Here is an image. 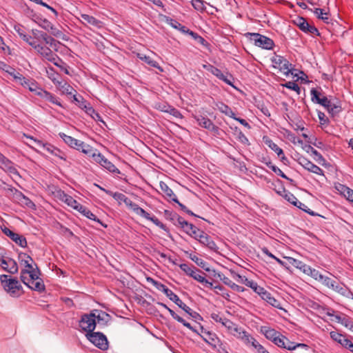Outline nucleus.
Listing matches in <instances>:
<instances>
[{
  "label": "nucleus",
  "instance_id": "20e7f679",
  "mask_svg": "<svg viewBox=\"0 0 353 353\" xmlns=\"http://www.w3.org/2000/svg\"><path fill=\"white\" fill-rule=\"evenodd\" d=\"M31 46L41 57L53 63L56 66H59L58 61L61 62V59L56 54H54L49 47L43 46L39 43H31Z\"/></svg>",
  "mask_w": 353,
  "mask_h": 353
},
{
  "label": "nucleus",
  "instance_id": "6e6552de",
  "mask_svg": "<svg viewBox=\"0 0 353 353\" xmlns=\"http://www.w3.org/2000/svg\"><path fill=\"white\" fill-rule=\"evenodd\" d=\"M94 313L91 312L90 314H83L79 321V326L82 330L85 331L87 334L94 332L96 327V322L94 319Z\"/></svg>",
  "mask_w": 353,
  "mask_h": 353
},
{
  "label": "nucleus",
  "instance_id": "9d476101",
  "mask_svg": "<svg viewBox=\"0 0 353 353\" xmlns=\"http://www.w3.org/2000/svg\"><path fill=\"white\" fill-rule=\"evenodd\" d=\"M94 161L100 164L105 170L113 174H120L119 170L109 160H108L101 153L97 152L92 155Z\"/></svg>",
  "mask_w": 353,
  "mask_h": 353
},
{
  "label": "nucleus",
  "instance_id": "2f4dec72",
  "mask_svg": "<svg viewBox=\"0 0 353 353\" xmlns=\"http://www.w3.org/2000/svg\"><path fill=\"white\" fill-rule=\"evenodd\" d=\"M137 57L141 61L148 63L149 65L157 68L160 72H163V68L161 67L159 63L156 61L153 60L150 57L147 56L143 53H138Z\"/></svg>",
  "mask_w": 353,
  "mask_h": 353
},
{
  "label": "nucleus",
  "instance_id": "a878e982",
  "mask_svg": "<svg viewBox=\"0 0 353 353\" xmlns=\"http://www.w3.org/2000/svg\"><path fill=\"white\" fill-rule=\"evenodd\" d=\"M92 312L94 313L96 323L105 325L109 321L110 316L105 312L98 310H94Z\"/></svg>",
  "mask_w": 353,
  "mask_h": 353
},
{
  "label": "nucleus",
  "instance_id": "3c124183",
  "mask_svg": "<svg viewBox=\"0 0 353 353\" xmlns=\"http://www.w3.org/2000/svg\"><path fill=\"white\" fill-rule=\"evenodd\" d=\"M106 194L108 195L112 196L116 201H117L119 204L121 203V202L126 201L127 196L120 192H112V191H106Z\"/></svg>",
  "mask_w": 353,
  "mask_h": 353
},
{
  "label": "nucleus",
  "instance_id": "09e8293b",
  "mask_svg": "<svg viewBox=\"0 0 353 353\" xmlns=\"http://www.w3.org/2000/svg\"><path fill=\"white\" fill-rule=\"evenodd\" d=\"M234 134L236 136L237 139L242 143L249 145V140L244 134V133L237 127L234 129Z\"/></svg>",
  "mask_w": 353,
  "mask_h": 353
},
{
  "label": "nucleus",
  "instance_id": "dca6fc26",
  "mask_svg": "<svg viewBox=\"0 0 353 353\" xmlns=\"http://www.w3.org/2000/svg\"><path fill=\"white\" fill-rule=\"evenodd\" d=\"M264 301H267L270 305L276 308H281L280 302L276 300L272 294L265 290L263 287H261L256 292Z\"/></svg>",
  "mask_w": 353,
  "mask_h": 353
},
{
  "label": "nucleus",
  "instance_id": "c03bdc74",
  "mask_svg": "<svg viewBox=\"0 0 353 353\" xmlns=\"http://www.w3.org/2000/svg\"><path fill=\"white\" fill-rule=\"evenodd\" d=\"M332 289L343 296L347 297H350V296H353V294L351 293L345 287L338 284L336 282V284H334V287L332 288Z\"/></svg>",
  "mask_w": 353,
  "mask_h": 353
},
{
  "label": "nucleus",
  "instance_id": "a19ab883",
  "mask_svg": "<svg viewBox=\"0 0 353 353\" xmlns=\"http://www.w3.org/2000/svg\"><path fill=\"white\" fill-rule=\"evenodd\" d=\"M265 165L270 168L276 174L280 176L281 177L292 182L293 180L288 177L282 170L279 168L277 166L274 165L270 161L265 162Z\"/></svg>",
  "mask_w": 353,
  "mask_h": 353
},
{
  "label": "nucleus",
  "instance_id": "8fccbe9b",
  "mask_svg": "<svg viewBox=\"0 0 353 353\" xmlns=\"http://www.w3.org/2000/svg\"><path fill=\"white\" fill-rule=\"evenodd\" d=\"M319 281H321V283L330 288H332L334 287V284H336V281L334 280H333L332 279L328 277V276H323V275H319Z\"/></svg>",
  "mask_w": 353,
  "mask_h": 353
},
{
  "label": "nucleus",
  "instance_id": "e433bc0d",
  "mask_svg": "<svg viewBox=\"0 0 353 353\" xmlns=\"http://www.w3.org/2000/svg\"><path fill=\"white\" fill-rule=\"evenodd\" d=\"M61 200L65 203L68 206L74 208V210H77L79 205V202H77L72 196L63 192V195L61 197Z\"/></svg>",
  "mask_w": 353,
  "mask_h": 353
},
{
  "label": "nucleus",
  "instance_id": "f03ea898",
  "mask_svg": "<svg viewBox=\"0 0 353 353\" xmlns=\"http://www.w3.org/2000/svg\"><path fill=\"white\" fill-rule=\"evenodd\" d=\"M245 36L250 41H254V44L256 46L263 49L272 50L274 46L272 39L259 33L247 32L245 34Z\"/></svg>",
  "mask_w": 353,
  "mask_h": 353
},
{
  "label": "nucleus",
  "instance_id": "6e6d98bb",
  "mask_svg": "<svg viewBox=\"0 0 353 353\" xmlns=\"http://www.w3.org/2000/svg\"><path fill=\"white\" fill-rule=\"evenodd\" d=\"M161 110L170 113L171 115L174 116L176 118H182L181 113L177 109L172 106L168 105V109H161Z\"/></svg>",
  "mask_w": 353,
  "mask_h": 353
},
{
  "label": "nucleus",
  "instance_id": "4c0bfd02",
  "mask_svg": "<svg viewBox=\"0 0 353 353\" xmlns=\"http://www.w3.org/2000/svg\"><path fill=\"white\" fill-rule=\"evenodd\" d=\"M180 268L183 270L188 276L193 278L196 272H201V271L194 265L190 266L188 264L182 263L179 265Z\"/></svg>",
  "mask_w": 353,
  "mask_h": 353
},
{
  "label": "nucleus",
  "instance_id": "393cba45",
  "mask_svg": "<svg viewBox=\"0 0 353 353\" xmlns=\"http://www.w3.org/2000/svg\"><path fill=\"white\" fill-rule=\"evenodd\" d=\"M37 95L41 97L42 99L48 101H50L59 106H61V104L58 101L57 98L46 90H44L43 89H39L38 92H37Z\"/></svg>",
  "mask_w": 353,
  "mask_h": 353
},
{
  "label": "nucleus",
  "instance_id": "9b49d317",
  "mask_svg": "<svg viewBox=\"0 0 353 353\" xmlns=\"http://www.w3.org/2000/svg\"><path fill=\"white\" fill-rule=\"evenodd\" d=\"M296 161L299 165H301L304 169H305L308 172H312L318 175L324 176L323 170L316 165L314 164L312 161H310L305 157L299 156L296 159Z\"/></svg>",
  "mask_w": 353,
  "mask_h": 353
},
{
  "label": "nucleus",
  "instance_id": "338daca9",
  "mask_svg": "<svg viewBox=\"0 0 353 353\" xmlns=\"http://www.w3.org/2000/svg\"><path fill=\"white\" fill-rule=\"evenodd\" d=\"M14 30L17 32V34H19V36L23 39V38H26L27 39V34L25 32V30H24V28L20 25V24H18V25H15L14 26Z\"/></svg>",
  "mask_w": 353,
  "mask_h": 353
},
{
  "label": "nucleus",
  "instance_id": "c85d7f7f",
  "mask_svg": "<svg viewBox=\"0 0 353 353\" xmlns=\"http://www.w3.org/2000/svg\"><path fill=\"white\" fill-rule=\"evenodd\" d=\"M0 163L1 168L8 170L10 173L15 174L17 172V169L15 168L14 163L3 154L0 155Z\"/></svg>",
  "mask_w": 353,
  "mask_h": 353
},
{
  "label": "nucleus",
  "instance_id": "603ef678",
  "mask_svg": "<svg viewBox=\"0 0 353 353\" xmlns=\"http://www.w3.org/2000/svg\"><path fill=\"white\" fill-rule=\"evenodd\" d=\"M311 100L313 103L319 104L321 101L322 93L319 92L316 88H312L310 90Z\"/></svg>",
  "mask_w": 353,
  "mask_h": 353
},
{
  "label": "nucleus",
  "instance_id": "ddd939ff",
  "mask_svg": "<svg viewBox=\"0 0 353 353\" xmlns=\"http://www.w3.org/2000/svg\"><path fill=\"white\" fill-rule=\"evenodd\" d=\"M172 215L171 221H173L175 225L179 226L184 232L187 234L192 233V230H195V225L185 221L183 217L177 214L176 213H170Z\"/></svg>",
  "mask_w": 353,
  "mask_h": 353
},
{
  "label": "nucleus",
  "instance_id": "2eb2a0df",
  "mask_svg": "<svg viewBox=\"0 0 353 353\" xmlns=\"http://www.w3.org/2000/svg\"><path fill=\"white\" fill-rule=\"evenodd\" d=\"M296 25L301 30L305 33L319 36V30L314 26L310 25L304 18L299 17L296 21Z\"/></svg>",
  "mask_w": 353,
  "mask_h": 353
},
{
  "label": "nucleus",
  "instance_id": "69168bd1",
  "mask_svg": "<svg viewBox=\"0 0 353 353\" xmlns=\"http://www.w3.org/2000/svg\"><path fill=\"white\" fill-rule=\"evenodd\" d=\"M192 5L193 8L198 11L202 12L205 10L203 2L201 0H192Z\"/></svg>",
  "mask_w": 353,
  "mask_h": 353
},
{
  "label": "nucleus",
  "instance_id": "e2e57ef3",
  "mask_svg": "<svg viewBox=\"0 0 353 353\" xmlns=\"http://www.w3.org/2000/svg\"><path fill=\"white\" fill-rule=\"evenodd\" d=\"M147 220L151 221L154 224H155L157 226L159 227L162 230L168 231V228L166 227V225L161 223L156 216H151L150 215L149 219H148Z\"/></svg>",
  "mask_w": 353,
  "mask_h": 353
},
{
  "label": "nucleus",
  "instance_id": "0e129e2a",
  "mask_svg": "<svg viewBox=\"0 0 353 353\" xmlns=\"http://www.w3.org/2000/svg\"><path fill=\"white\" fill-rule=\"evenodd\" d=\"M284 86L288 89H290L296 92L298 94H300V92H301L300 87L296 83H295L294 81H288L284 85Z\"/></svg>",
  "mask_w": 353,
  "mask_h": 353
},
{
  "label": "nucleus",
  "instance_id": "f8f14e48",
  "mask_svg": "<svg viewBox=\"0 0 353 353\" xmlns=\"http://www.w3.org/2000/svg\"><path fill=\"white\" fill-rule=\"evenodd\" d=\"M13 196V200L17 202L22 206H26L29 208L33 209L35 207L34 203L27 196H26L21 192L19 191L14 188H9Z\"/></svg>",
  "mask_w": 353,
  "mask_h": 353
},
{
  "label": "nucleus",
  "instance_id": "680f3d73",
  "mask_svg": "<svg viewBox=\"0 0 353 353\" xmlns=\"http://www.w3.org/2000/svg\"><path fill=\"white\" fill-rule=\"evenodd\" d=\"M170 25L174 28L179 30L181 32H182L183 33H185L186 32L188 31V28L186 26L181 25L177 21L172 20L171 23H170Z\"/></svg>",
  "mask_w": 353,
  "mask_h": 353
},
{
  "label": "nucleus",
  "instance_id": "a18cd8bd",
  "mask_svg": "<svg viewBox=\"0 0 353 353\" xmlns=\"http://www.w3.org/2000/svg\"><path fill=\"white\" fill-rule=\"evenodd\" d=\"M8 268L6 270L8 272L12 274H14L18 272L19 268L15 260L11 258H8Z\"/></svg>",
  "mask_w": 353,
  "mask_h": 353
},
{
  "label": "nucleus",
  "instance_id": "5fc2aeb1",
  "mask_svg": "<svg viewBox=\"0 0 353 353\" xmlns=\"http://www.w3.org/2000/svg\"><path fill=\"white\" fill-rule=\"evenodd\" d=\"M268 147L272 150L274 152L276 153L278 157H280L281 154H283V150L279 148L277 144L274 143L272 140H269L266 142Z\"/></svg>",
  "mask_w": 353,
  "mask_h": 353
},
{
  "label": "nucleus",
  "instance_id": "39448f33",
  "mask_svg": "<svg viewBox=\"0 0 353 353\" xmlns=\"http://www.w3.org/2000/svg\"><path fill=\"white\" fill-rule=\"evenodd\" d=\"M203 68L211 72L213 75L216 76L219 79L224 81L228 85L234 87L232 82L234 78L232 74L228 72L223 74L221 70L211 64H203Z\"/></svg>",
  "mask_w": 353,
  "mask_h": 353
},
{
  "label": "nucleus",
  "instance_id": "774afa93",
  "mask_svg": "<svg viewBox=\"0 0 353 353\" xmlns=\"http://www.w3.org/2000/svg\"><path fill=\"white\" fill-rule=\"evenodd\" d=\"M159 186L161 190L163 192L165 196H167L168 194L170 195L172 190L170 188L169 186L165 182L161 181L159 183Z\"/></svg>",
  "mask_w": 353,
  "mask_h": 353
},
{
  "label": "nucleus",
  "instance_id": "f704fd0d",
  "mask_svg": "<svg viewBox=\"0 0 353 353\" xmlns=\"http://www.w3.org/2000/svg\"><path fill=\"white\" fill-rule=\"evenodd\" d=\"M78 150H81L83 153L91 156L94 154H97V150L94 149L88 144H85L84 142L81 141L79 143L77 149Z\"/></svg>",
  "mask_w": 353,
  "mask_h": 353
},
{
  "label": "nucleus",
  "instance_id": "79ce46f5",
  "mask_svg": "<svg viewBox=\"0 0 353 353\" xmlns=\"http://www.w3.org/2000/svg\"><path fill=\"white\" fill-rule=\"evenodd\" d=\"M9 70L6 72H8L13 78L18 81L21 85L26 84V78L19 72L16 71L14 68L8 67Z\"/></svg>",
  "mask_w": 353,
  "mask_h": 353
},
{
  "label": "nucleus",
  "instance_id": "de8ad7c7",
  "mask_svg": "<svg viewBox=\"0 0 353 353\" xmlns=\"http://www.w3.org/2000/svg\"><path fill=\"white\" fill-rule=\"evenodd\" d=\"M313 12L318 19L323 20L327 23H329V17H327V13L325 12L324 10L321 8H315L313 10Z\"/></svg>",
  "mask_w": 353,
  "mask_h": 353
},
{
  "label": "nucleus",
  "instance_id": "f257e3e1",
  "mask_svg": "<svg viewBox=\"0 0 353 353\" xmlns=\"http://www.w3.org/2000/svg\"><path fill=\"white\" fill-rule=\"evenodd\" d=\"M18 258L21 265H24L27 268L21 270L20 276L21 281L23 283H26V280L27 279L26 274H29V276L33 279H39L41 272L37 265L34 263L32 258L23 252L19 254Z\"/></svg>",
  "mask_w": 353,
  "mask_h": 353
},
{
  "label": "nucleus",
  "instance_id": "ea45409f",
  "mask_svg": "<svg viewBox=\"0 0 353 353\" xmlns=\"http://www.w3.org/2000/svg\"><path fill=\"white\" fill-rule=\"evenodd\" d=\"M27 137L33 140L38 146L42 147L43 149L46 150L47 151H48L50 153H51L52 154L57 155V152H59V150L58 149L53 148L52 145H50L49 144H45L41 141L37 140L31 137Z\"/></svg>",
  "mask_w": 353,
  "mask_h": 353
},
{
  "label": "nucleus",
  "instance_id": "bb28decb",
  "mask_svg": "<svg viewBox=\"0 0 353 353\" xmlns=\"http://www.w3.org/2000/svg\"><path fill=\"white\" fill-rule=\"evenodd\" d=\"M283 194H281V196L294 206L297 208H301V205L306 207V205L304 203L299 201L292 193L286 190L285 188H283Z\"/></svg>",
  "mask_w": 353,
  "mask_h": 353
},
{
  "label": "nucleus",
  "instance_id": "37998d69",
  "mask_svg": "<svg viewBox=\"0 0 353 353\" xmlns=\"http://www.w3.org/2000/svg\"><path fill=\"white\" fill-rule=\"evenodd\" d=\"M216 106L221 112L231 118H234V112L228 105L221 102L216 104Z\"/></svg>",
  "mask_w": 353,
  "mask_h": 353
},
{
  "label": "nucleus",
  "instance_id": "72a5a7b5",
  "mask_svg": "<svg viewBox=\"0 0 353 353\" xmlns=\"http://www.w3.org/2000/svg\"><path fill=\"white\" fill-rule=\"evenodd\" d=\"M59 137L64 141L65 143L70 145L71 148L77 149L79 143L81 141L77 140L70 136L66 135L63 132L59 134Z\"/></svg>",
  "mask_w": 353,
  "mask_h": 353
},
{
  "label": "nucleus",
  "instance_id": "7ed1b4c3",
  "mask_svg": "<svg viewBox=\"0 0 353 353\" xmlns=\"http://www.w3.org/2000/svg\"><path fill=\"white\" fill-rule=\"evenodd\" d=\"M9 276L3 274L0 277L3 289L12 296H18L19 291L22 288L17 279L8 278Z\"/></svg>",
  "mask_w": 353,
  "mask_h": 353
},
{
  "label": "nucleus",
  "instance_id": "aec40b11",
  "mask_svg": "<svg viewBox=\"0 0 353 353\" xmlns=\"http://www.w3.org/2000/svg\"><path fill=\"white\" fill-rule=\"evenodd\" d=\"M288 261L289 263L295 267L297 269L301 270L303 273H310L311 272V267L301 261L294 259L292 257H285Z\"/></svg>",
  "mask_w": 353,
  "mask_h": 353
},
{
  "label": "nucleus",
  "instance_id": "cd10ccee",
  "mask_svg": "<svg viewBox=\"0 0 353 353\" xmlns=\"http://www.w3.org/2000/svg\"><path fill=\"white\" fill-rule=\"evenodd\" d=\"M330 336L334 341L338 342L345 348H347L349 345L352 342L348 339H347L345 336L336 332H331Z\"/></svg>",
  "mask_w": 353,
  "mask_h": 353
},
{
  "label": "nucleus",
  "instance_id": "4be33fe9",
  "mask_svg": "<svg viewBox=\"0 0 353 353\" xmlns=\"http://www.w3.org/2000/svg\"><path fill=\"white\" fill-rule=\"evenodd\" d=\"M217 277L219 278L221 281H223L224 284L229 286L231 289L234 291L241 292L244 291V288L240 285H236L233 281H232L228 277L225 276L223 274L218 273Z\"/></svg>",
  "mask_w": 353,
  "mask_h": 353
},
{
  "label": "nucleus",
  "instance_id": "412c9836",
  "mask_svg": "<svg viewBox=\"0 0 353 353\" xmlns=\"http://www.w3.org/2000/svg\"><path fill=\"white\" fill-rule=\"evenodd\" d=\"M303 150L307 153H312L313 156H314V160L319 164L322 165H326L327 161L325 159V158L313 147H312L310 145H305L303 146Z\"/></svg>",
  "mask_w": 353,
  "mask_h": 353
},
{
  "label": "nucleus",
  "instance_id": "c756f323",
  "mask_svg": "<svg viewBox=\"0 0 353 353\" xmlns=\"http://www.w3.org/2000/svg\"><path fill=\"white\" fill-rule=\"evenodd\" d=\"M261 332L266 339L272 341V342L276 339V338L279 335V332L276 331L274 329H272L268 326H262L261 327Z\"/></svg>",
  "mask_w": 353,
  "mask_h": 353
},
{
  "label": "nucleus",
  "instance_id": "7c9ffc66",
  "mask_svg": "<svg viewBox=\"0 0 353 353\" xmlns=\"http://www.w3.org/2000/svg\"><path fill=\"white\" fill-rule=\"evenodd\" d=\"M46 72L48 77L57 86H60L62 84L61 77L59 73H57L53 68L50 67L46 68Z\"/></svg>",
  "mask_w": 353,
  "mask_h": 353
},
{
  "label": "nucleus",
  "instance_id": "4d7b16f0",
  "mask_svg": "<svg viewBox=\"0 0 353 353\" xmlns=\"http://www.w3.org/2000/svg\"><path fill=\"white\" fill-rule=\"evenodd\" d=\"M25 88H28L30 91L34 92L37 94L39 89H41V88H38L37 84L29 79L26 78V84L22 85Z\"/></svg>",
  "mask_w": 353,
  "mask_h": 353
},
{
  "label": "nucleus",
  "instance_id": "1a4fd4ad",
  "mask_svg": "<svg viewBox=\"0 0 353 353\" xmlns=\"http://www.w3.org/2000/svg\"><path fill=\"white\" fill-rule=\"evenodd\" d=\"M169 299L183 311H185L188 314H189V316H191L194 321L202 320L201 316L198 312L192 310L190 307L185 304L175 293L170 294V297Z\"/></svg>",
  "mask_w": 353,
  "mask_h": 353
},
{
  "label": "nucleus",
  "instance_id": "49530a36",
  "mask_svg": "<svg viewBox=\"0 0 353 353\" xmlns=\"http://www.w3.org/2000/svg\"><path fill=\"white\" fill-rule=\"evenodd\" d=\"M222 325L233 334L239 331V327L230 319H225L223 320Z\"/></svg>",
  "mask_w": 353,
  "mask_h": 353
},
{
  "label": "nucleus",
  "instance_id": "864d4df0",
  "mask_svg": "<svg viewBox=\"0 0 353 353\" xmlns=\"http://www.w3.org/2000/svg\"><path fill=\"white\" fill-rule=\"evenodd\" d=\"M154 287L157 290L163 292L168 298L170 297V294L174 293L171 290L168 289L164 284L159 281L157 283H155Z\"/></svg>",
  "mask_w": 353,
  "mask_h": 353
},
{
  "label": "nucleus",
  "instance_id": "0eeeda50",
  "mask_svg": "<svg viewBox=\"0 0 353 353\" xmlns=\"http://www.w3.org/2000/svg\"><path fill=\"white\" fill-rule=\"evenodd\" d=\"M88 339L96 347L101 350H105L108 347V342L106 336L101 332H92L86 334Z\"/></svg>",
  "mask_w": 353,
  "mask_h": 353
},
{
  "label": "nucleus",
  "instance_id": "473e14b6",
  "mask_svg": "<svg viewBox=\"0 0 353 353\" xmlns=\"http://www.w3.org/2000/svg\"><path fill=\"white\" fill-rule=\"evenodd\" d=\"M77 210L88 219L97 221L103 225L102 222L88 208L83 205L80 204Z\"/></svg>",
  "mask_w": 353,
  "mask_h": 353
},
{
  "label": "nucleus",
  "instance_id": "423d86ee",
  "mask_svg": "<svg viewBox=\"0 0 353 353\" xmlns=\"http://www.w3.org/2000/svg\"><path fill=\"white\" fill-rule=\"evenodd\" d=\"M273 67L279 69L285 75L288 76L291 72L292 64L283 57L275 55L271 59Z\"/></svg>",
  "mask_w": 353,
  "mask_h": 353
},
{
  "label": "nucleus",
  "instance_id": "b1692460",
  "mask_svg": "<svg viewBox=\"0 0 353 353\" xmlns=\"http://www.w3.org/2000/svg\"><path fill=\"white\" fill-rule=\"evenodd\" d=\"M200 243L206 246L210 250L212 251H216L218 247L216 246L215 242L212 239V238L204 232L203 235L200 236Z\"/></svg>",
  "mask_w": 353,
  "mask_h": 353
},
{
  "label": "nucleus",
  "instance_id": "13d9d810",
  "mask_svg": "<svg viewBox=\"0 0 353 353\" xmlns=\"http://www.w3.org/2000/svg\"><path fill=\"white\" fill-rule=\"evenodd\" d=\"M335 189L339 192L341 194L345 197V194H347V192L350 190V188L347 186L341 184L340 183H336L334 185Z\"/></svg>",
  "mask_w": 353,
  "mask_h": 353
},
{
  "label": "nucleus",
  "instance_id": "052dcab7",
  "mask_svg": "<svg viewBox=\"0 0 353 353\" xmlns=\"http://www.w3.org/2000/svg\"><path fill=\"white\" fill-rule=\"evenodd\" d=\"M133 212L137 215L145 218V219H149L150 214L139 207L138 205H136Z\"/></svg>",
  "mask_w": 353,
  "mask_h": 353
},
{
  "label": "nucleus",
  "instance_id": "4468645a",
  "mask_svg": "<svg viewBox=\"0 0 353 353\" xmlns=\"http://www.w3.org/2000/svg\"><path fill=\"white\" fill-rule=\"evenodd\" d=\"M201 332L200 335L205 343L209 344L214 349H216L218 347V345H219L221 340L215 333L204 329L202 326L201 327Z\"/></svg>",
  "mask_w": 353,
  "mask_h": 353
},
{
  "label": "nucleus",
  "instance_id": "5701e85b",
  "mask_svg": "<svg viewBox=\"0 0 353 353\" xmlns=\"http://www.w3.org/2000/svg\"><path fill=\"white\" fill-rule=\"evenodd\" d=\"M81 18L83 23L90 24L97 28H101L103 26V22L93 16L87 14H81Z\"/></svg>",
  "mask_w": 353,
  "mask_h": 353
},
{
  "label": "nucleus",
  "instance_id": "f3484780",
  "mask_svg": "<svg viewBox=\"0 0 353 353\" xmlns=\"http://www.w3.org/2000/svg\"><path fill=\"white\" fill-rule=\"evenodd\" d=\"M3 232L6 236H9L14 242L21 248H26L27 246L26 239L23 236L12 232L7 228H5L3 230Z\"/></svg>",
  "mask_w": 353,
  "mask_h": 353
},
{
  "label": "nucleus",
  "instance_id": "58836bf2",
  "mask_svg": "<svg viewBox=\"0 0 353 353\" xmlns=\"http://www.w3.org/2000/svg\"><path fill=\"white\" fill-rule=\"evenodd\" d=\"M194 119H196L199 126L207 130H208L210 128V126L213 124V122L210 119L205 117L202 115L195 116Z\"/></svg>",
  "mask_w": 353,
  "mask_h": 353
},
{
  "label": "nucleus",
  "instance_id": "bf43d9fd",
  "mask_svg": "<svg viewBox=\"0 0 353 353\" xmlns=\"http://www.w3.org/2000/svg\"><path fill=\"white\" fill-rule=\"evenodd\" d=\"M32 33L33 35L34 39L39 43L41 41H43L44 37H46V33L38 30H32Z\"/></svg>",
  "mask_w": 353,
  "mask_h": 353
},
{
  "label": "nucleus",
  "instance_id": "6ab92c4d",
  "mask_svg": "<svg viewBox=\"0 0 353 353\" xmlns=\"http://www.w3.org/2000/svg\"><path fill=\"white\" fill-rule=\"evenodd\" d=\"M238 339H241L245 345L251 344L252 346L257 341L253 336L245 330L239 328V331L234 334Z\"/></svg>",
  "mask_w": 353,
  "mask_h": 353
},
{
  "label": "nucleus",
  "instance_id": "c9c22d12",
  "mask_svg": "<svg viewBox=\"0 0 353 353\" xmlns=\"http://www.w3.org/2000/svg\"><path fill=\"white\" fill-rule=\"evenodd\" d=\"M326 110L332 117H334L342 111L340 101L338 100H332L331 102V105L328 106Z\"/></svg>",
  "mask_w": 353,
  "mask_h": 353
},
{
  "label": "nucleus",
  "instance_id": "a211bd4d",
  "mask_svg": "<svg viewBox=\"0 0 353 353\" xmlns=\"http://www.w3.org/2000/svg\"><path fill=\"white\" fill-rule=\"evenodd\" d=\"M24 284L31 290L35 291L43 292L45 290L44 283L43 281L39 278L35 279H33L31 277H30L29 279L27 278V279L26 280V283Z\"/></svg>",
  "mask_w": 353,
  "mask_h": 353
}]
</instances>
